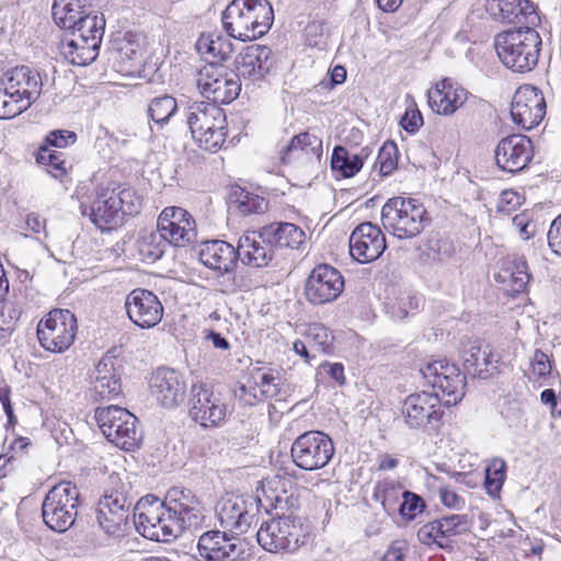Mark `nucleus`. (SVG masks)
<instances>
[{
	"label": "nucleus",
	"instance_id": "nucleus-28",
	"mask_svg": "<svg viewBox=\"0 0 561 561\" xmlns=\"http://www.w3.org/2000/svg\"><path fill=\"white\" fill-rule=\"evenodd\" d=\"M198 257L206 267L228 274L236 266L238 253L224 240H207L199 244Z\"/></svg>",
	"mask_w": 561,
	"mask_h": 561
},
{
	"label": "nucleus",
	"instance_id": "nucleus-8",
	"mask_svg": "<svg viewBox=\"0 0 561 561\" xmlns=\"http://www.w3.org/2000/svg\"><path fill=\"white\" fill-rule=\"evenodd\" d=\"M94 417L107 440L122 449L130 450L141 439L137 417L126 409L118 405L98 408Z\"/></svg>",
	"mask_w": 561,
	"mask_h": 561
},
{
	"label": "nucleus",
	"instance_id": "nucleus-25",
	"mask_svg": "<svg viewBox=\"0 0 561 561\" xmlns=\"http://www.w3.org/2000/svg\"><path fill=\"white\" fill-rule=\"evenodd\" d=\"M92 398L112 400L122 392L121 376L115 365V357L104 356L96 364L92 375Z\"/></svg>",
	"mask_w": 561,
	"mask_h": 561
},
{
	"label": "nucleus",
	"instance_id": "nucleus-57",
	"mask_svg": "<svg viewBox=\"0 0 561 561\" xmlns=\"http://www.w3.org/2000/svg\"><path fill=\"white\" fill-rule=\"evenodd\" d=\"M438 527L439 524L437 519L423 525L417 531L419 540L427 546L436 543L440 548L447 547V543L443 541L444 538L443 535H440V529H438Z\"/></svg>",
	"mask_w": 561,
	"mask_h": 561
},
{
	"label": "nucleus",
	"instance_id": "nucleus-60",
	"mask_svg": "<svg viewBox=\"0 0 561 561\" xmlns=\"http://www.w3.org/2000/svg\"><path fill=\"white\" fill-rule=\"evenodd\" d=\"M77 140V135L69 130H53L45 138V146L65 148Z\"/></svg>",
	"mask_w": 561,
	"mask_h": 561
},
{
	"label": "nucleus",
	"instance_id": "nucleus-42",
	"mask_svg": "<svg viewBox=\"0 0 561 561\" xmlns=\"http://www.w3.org/2000/svg\"><path fill=\"white\" fill-rule=\"evenodd\" d=\"M230 203L243 216L263 214L268 208V202L264 197L239 186L232 188Z\"/></svg>",
	"mask_w": 561,
	"mask_h": 561
},
{
	"label": "nucleus",
	"instance_id": "nucleus-18",
	"mask_svg": "<svg viewBox=\"0 0 561 561\" xmlns=\"http://www.w3.org/2000/svg\"><path fill=\"white\" fill-rule=\"evenodd\" d=\"M534 158V146L529 137L514 134L504 137L494 151L496 165L508 173L524 171Z\"/></svg>",
	"mask_w": 561,
	"mask_h": 561
},
{
	"label": "nucleus",
	"instance_id": "nucleus-36",
	"mask_svg": "<svg viewBox=\"0 0 561 561\" xmlns=\"http://www.w3.org/2000/svg\"><path fill=\"white\" fill-rule=\"evenodd\" d=\"M494 363H497V355L489 345H472L463 357V368L472 377L486 378L490 366Z\"/></svg>",
	"mask_w": 561,
	"mask_h": 561
},
{
	"label": "nucleus",
	"instance_id": "nucleus-53",
	"mask_svg": "<svg viewBox=\"0 0 561 561\" xmlns=\"http://www.w3.org/2000/svg\"><path fill=\"white\" fill-rule=\"evenodd\" d=\"M254 383L259 388V392L263 397V399L273 398L279 392V383L276 382V377L265 371L262 368H255L250 373L249 376Z\"/></svg>",
	"mask_w": 561,
	"mask_h": 561
},
{
	"label": "nucleus",
	"instance_id": "nucleus-56",
	"mask_svg": "<svg viewBox=\"0 0 561 561\" xmlns=\"http://www.w3.org/2000/svg\"><path fill=\"white\" fill-rule=\"evenodd\" d=\"M263 494L266 502V511L268 508L283 511L287 508L289 504L293 505L296 501V499H294L291 495H286L285 491L283 494L276 493V491L271 486V482H268L266 486L263 485Z\"/></svg>",
	"mask_w": 561,
	"mask_h": 561
},
{
	"label": "nucleus",
	"instance_id": "nucleus-48",
	"mask_svg": "<svg viewBox=\"0 0 561 561\" xmlns=\"http://www.w3.org/2000/svg\"><path fill=\"white\" fill-rule=\"evenodd\" d=\"M218 124L209 125L207 131H202L203 135L195 136V140L204 150L216 152L226 141L227 138V118L226 115L217 121Z\"/></svg>",
	"mask_w": 561,
	"mask_h": 561
},
{
	"label": "nucleus",
	"instance_id": "nucleus-37",
	"mask_svg": "<svg viewBox=\"0 0 561 561\" xmlns=\"http://www.w3.org/2000/svg\"><path fill=\"white\" fill-rule=\"evenodd\" d=\"M164 516L156 523V528L151 525H147L144 529L145 538L160 542H171L182 535L187 527L173 515L168 508H165Z\"/></svg>",
	"mask_w": 561,
	"mask_h": 561
},
{
	"label": "nucleus",
	"instance_id": "nucleus-14",
	"mask_svg": "<svg viewBox=\"0 0 561 561\" xmlns=\"http://www.w3.org/2000/svg\"><path fill=\"white\" fill-rule=\"evenodd\" d=\"M344 289L340 271L329 264H319L310 273L305 285V297L313 306L336 300Z\"/></svg>",
	"mask_w": 561,
	"mask_h": 561
},
{
	"label": "nucleus",
	"instance_id": "nucleus-6",
	"mask_svg": "<svg viewBox=\"0 0 561 561\" xmlns=\"http://www.w3.org/2000/svg\"><path fill=\"white\" fill-rule=\"evenodd\" d=\"M310 530L291 514L262 523L256 534L259 545L270 552H295L309 541Z\"/></svg>",
	"mask_w": 561,
	"mask_h": 561
},
{
	"label": "nucleus",
	"instance_id": "nucleus-64",
	"mask_svg": "<svg viewBox=\"0 0 561 561\" xmlns=\"http://www.w3.org/2000/svg\"><path fill=\"white\" fill-rule=\"evenodd\" d=\"M531 367L535 375L546 377L551 373V362L546 353L536 350L531 358Z\"/></svg>",
	"mask_w": 561,
	"mask_h": 561
},
{
	"label": "nucleus",
	"instance_id": "nucleus-3",
	"mask_svg": "<svg viewBox=\"0 0 561 561\" xmlns=\"http://www.w3.org/2000/svg\"><path fill=\"white\" fill-rule=\"evenodd\" d=\"M273 21V8L267 0H232L221 14L227 34L242 42L265 35Z\"/></svg>",
	"mask_w": 561,
	"mask_h": 561
},
{
	"label": "nucleus",
	"instance_id": "nucleus-19",
	"mask_svg": "<svg viewBox=\"0 0 561 561\" xmlns=\"http://www.w3.org/2000/svg\"><path fill=\"white\" fill-rule=\"evenodd\" d=\"M125 309L129 320L141 329H151L158 325L164 312L158 296L144 288H135L127 295Z\"/></svg>",
	"mask_w": 561,
	"mask_h": 561
},
{
	"label": "nucleus",
	"instance_id": "nucleus-29",
	"mask_svg": "<svg viewBox=\"0 0 561 561\" xmlns=\"http://www.w3.org/2000/svg\"><path fill=\"white\" fill-rule=\"evenodd\" d=\"M274 245L261 237V230L247 232L240 237L237 247L238 259L252 267H265L274 259Z\"/></svg>",
	"mask_w": 561,
	"mask_h": 561
},
{
	"label": "nucleus",
	"instance_id": "nucleus-12",
	"mask_svg": "<svg viewBox=\"0 0 561 561\" xmlns=\"http://www.w3.org/2000/svg\"><path fill=\"white\" fill-rule=\"evenodd\" d=\"M131 506L133 497L128 496L124 484L106 490L96 508L101 528L110 535L124 531L128 525Z\"/></svg>",
	"mask_w": 561,
	"mask_h": 561
},
{
	"label": "nucleus",
	"instance_id": "nucleus-58",
	"mask_svg": "<svg viewBox=\"0 0 561 561\" xmlns=\"http://www.w3.org/2000/svg\"><path fill=\"white\" fill-rule=\"evenodd\" d=\"M512 224L523 240H529L535 236L536 225L529 211L525 210L515 215L512 219Z\"/></svg>",
	"mask_w": 561,
	"mask_h": 561
},
{
	"label": "nucleus",
	"instance_id": "nucleus-59",
	"mask_svg": "<svg viewBox=\"0 0 561 561\" xmlns=\"http://www.w3.org/2000/svg\"><path fill=\"white\" fill-rule=\"evenodd\" d=\"M237 398L245 405H254L259 401H263V397L259 392V388L252 383L251 378L247 379L239 390L236 392Z\"/></svg>",
	"mask_w": 561,
	"mask_h": 561
},
{
	"label": "nucleus",
	"instance_id": "nucleus-13",
	"mask_svg": "<svg viewBox=\"0 0 561 561\" xmlns=\"http://www.w3.org/2000/svg\"><path fill=\"white\" fill-rule=\"evenodd\" d=\"M198 559L202 561H238L247 557V543L226 531L208 530L199 536Z\"/></svg>",
	"mask_w": 561,
	"mask_h": 561
},
{
	"label": "nucleus",
	"instance_id": "nucleus-22",
	"mask_svg": "<svg viewBox=\"0 0 561 561\" xmlns=\"http://www.w3.org/2000/svg\"><path fill=\"white\" fill-rule=\"evenodd\" d=\"M167 508L187 527V530H196L202 527L205 515L204 507L190 489L182 486L171 488L165 497Z\"/></svg>",
	"mask_w": 561,
	"mask_h": 561
},
{
	"label": "nucleus",
	"instance_id": "nucleus-21",
	"mask_svg": "<svg viewBox=\"0 0 561 561\" xmlns=\"http://www.w3.org/2000/svg\"><path fill=\"white\" fill-rule=\"evenodd\" d=\"M387 248L386 237L373 222H362L350 237V253L359 263H369L383 253Z\"/></svg>",
	"mask_w": 561,
	"mask_h": 561
},
{
	"label": "nucleus",
	"instance_id": "nucleus-38",
	"mask_svg": "<svg viewBox=\"0 0 561 561\" xmlns=\"http://www.w3.org/2000/svg\"><path fill=\"white\" fill-rule=\"evenodd\" d=\"M99 48L100 44L93 38L90 42L76 37L64 44L62 54L72 65L87 66L98 57Z\"/></svg>",
	"mask_w": 561,
	"mask_h": 561
},
{
	"label": "nucleus",
	"instance_id": "nucleus-50",
	"mask_svg": "<svg viewBox=\"0 0 561 561\" xmlns=\"http://www.w3.org/2000/svg\"><path fill=\"white\" fill-rule=\"evenodd\" d=\"M62 152L51 150L48 146L41 145L36 153V162L48 167L47 172L55 179H61L67 173Z\"/></svg>",
	"mask_w": 561,
	"mask_h": 561
},
{
	"label": "nucleus",
	"instance_id": "nucleus-11",
	"mask_svg": "<svg viewBox=\"0 0 561 561\" xmlns=\"http://www.w3.org/2000/svg\"><path fill=\"white\" fill-rule=\"evenodd\" d=\"M197 88L204 98L218 105L232 102L241 91V83L225 66L207 61L198 72Z\"/></svg>",
	"mask_w": 561,
	"mask_h": 561
},
{
	"label": "nucleus",
	"instance_id": "nucleus-23",
	"mask_svg": "<svg viewBox=\"0 0 561 561\" xmlns=\"http://www.w3.org/2000/svg\"><path fill=\"white\" fill-rule=\"evenodd\" d=\"M150 391L162 407L174 408L184 401L186 382L178 370L159 367L151 376Z\"/></svg>",
	"mask_w": 561,
	"mask_h": 561
},
{
	"label": "nucleus",
	"instance_id": "nucleus-1",
	"mask_svg": "<svg viewBox=\"0 0 561 561\" xmlns=\"http://www.w3.org/2000/svg\"><path fill=\"white\" fill-rule=\"evenodd\" d=\"M423 378L433 388L442 392L421 391L405 398L402 415L410 428H421L428 424L436 425L440 417V400L450 407L457 404L465 396L466 376L459 368L445 360H435L420 369Z\"/></svg>",
	"mask_w": 561,
	"mask_h": 561
},
{
	"label": "nucleus",
	"instance_id": "nucleus-52",
	"mask_svg": "<svg viewBox=\"0 0 561 561\" xmlns=\"http://www.w3.org/2000/svg\"><path fill=\"white\" fill-rule=\"evenodd\" d=\"M306 339L308 344L321 354H331L333 352V335L328 328L321 323L309 325Z\"/></svg>",
	"mask_w": 561,
	"mask_h": 561
},
{
	"label": "nucleus",
	"instance_id": "nucleus-2",
	"mask_svg": "<svg viewBox=\"0 0 561 561\" xmlns=\"http://www.w3.org/2000/svg\"><path fill=\"white\" fill-rule=\"evenodd\" d=\"M142 198L129 186L117 185L113 188L99 187L95 199L91 206L81 204L83 216L100 230H111L119 226L125 216H133L140 211Z\"/></svg>",
	"mask_w": 561,
	"mask_h": 561
},
{
	"label": "nucleus",
	"instance_id": "nucleus-33",
	"mask_svg": "<svg viewBox=\"0 0 561 561\" xmlns=\"http://www.w3.org/2000/svg\"><path fill=\"white\" fill-rule=\"evenodd\" d=\"M167 504L153 495L141 497L134 506L133 523L137 531L145 537L144 529L148 526L156 528V523L162 518Z\"/></svg>",
	"mask_w": 561,
	"mask_h": 561
},
{
	"label": "nucleus",
	"instance_id": "nucleus-44",
	"mask_svg": "<svg viewBox=\"0 0 561 561\" xmlns=\"http://www.w3.org/2000/svg\"><path fill=\"white\" fill-rule=\"evenodd\" d=\"M31 106V101H26L14 90H9V87L0 79V119L14 118Z\"/></svg>",
	"mask_w": 561,
	"mask_h": 561
},
{
	"label": "nucleus",
	"instance_id": "nucleus-20",
	"mask_svg": "<svg viewBox=\"0 0 561 561\" xmlns=\"http://www.w3.org/2000/svg\"><path fill=\"white\" fill-rule=\"evenodd\" d=\"M254 508V501L230 496L218 502L216 513L224 531H230L237 537L247 533L252 525L255 518Z\"/></svg>",
	"mask_w": 561,
	"mask_h": 561
},
{
	"label": "nucleus",
	"instance_id": "nucleus-15",
	"mask_svg": "<svg viewBox=\"0 0 561 561\" xmlns=\"http://www.w3.org/2000/svg\"><path fill=\"white\" fill-rule=\"evenodd\" d=\"M188 413L202 426L215 427L225 420L227 405L208 385L198 382L191 387Z\"/></svg>",
	"mask_w": 561,
	"mask_h": 561
},
{
	"label": "nucleus",
	"instance_id": "nucleus-45",
	"mask_svg": "<svg viewBox=\"0 0 561 561\" xmlns=\"http://www.w3.org/2000/svg\"><path fill=\"white\" fill-rule=\"evenodd\" d=\"M178 111L179 105L176 99L170 94H163L150 101L147 113L156 125L163 127L172 119Z\"/></svg>",
	"mask_w": 561,
	"mask_h": 561
},
{
	"label": "nucleus",
	"instance_id": "nucleus-5",
	"mask_svg": "<svg viewBox=\"0 0 561 561\" xmlns=\"http://www.w3.org/2000/svg\"><path fill=\"white\" fill-rule=\"evenodd\" d=\"M426 209L412 197L394 196L381 208V222L385 230L398 239L419 236L425 227Z\"/></svg>",
	"mask_w": 561,
	"mask_h": 561
},
{
	"label": "nucleus",
	"instance_id": "nucleus-39",
	"mask_svg": "<svg viewBox=\"0 0 561 561\" xmlns=\"http://www.w3.org/2000/svg\"><path fill=\"white\" fill-rule=\"evenodd\" d=\"M196 48L201 55L210 57L209 61L216 64L227 60L233 53L232 43L217 34L202 35L196 42Z\"/></svg>",
	"mask_w": 561,
	"mask_h": 561
},
{
	"label": "nucleus",
	"instance_id": "nucleus-46",
	"mask_svg": "<svg viewBox=\"0 0 561 561\" xmlns=\"http://www.w3.org/2000/svg\"><path fill=\"white\" fill-rule=\"evenodd\" d=\"M105 28V19L103 14L99 15L98 12L90 11L85 15H82L80 21L76 23L75 27H71L72 34L77 37L87 38L91 42L93 38L99 44L102 42Z\"/></svg>",
	"mask_w": 561,
	"mask_h": 561
},
{
	"label": "nucleus",
	"instance_id": "nucleus-26",
	"mask_svg": "<svg viewBox=\"0 0 561 561\" xmlns=\"http://www.w3.org/2000/svg\"><path fill=\"white\" fill-rule=\"evenodd\" d=\"M427 98L433 112L439 115H451L466 103L468 91L444 79L428 90Z\"/></svg>",
	"mask_w": 561,
	"mask_h": 561
},
{
	"label": "nucleus",
	"instance_id": "nucleus-27",
	"mask_svg": "<svg viewBox=\"0 0 561 561\" xmlns=\"http://www.w3.org/2000/svg\"><path fill=\"white\" fill-rule=\"evenodd\" d=\"M9 90H14L31 104L36 102L42 93L43 81L41 73L28 66H16L5 71L0 78Z\"/></svg>",
	"mask_w": 561,
	"mask_h": 561
},
{
	"label": "nucleus",
	"instance_id": "nucleus-30",
	"mask_svg": "<svg viewBox=\"0 0 561 561\" xmlns=\"http://www.w3.org/2000/svg\"><path fill=\"white\" fill-rule=\"evenodd\" d=\"M261 237L270 245L279 249L301 251L307 243V234L302 228L293 222H273L261 228Z\"/></svg>",
	"mask_w": 561,
	"mask_h": 561
},
{
	"label": "nucleus",
	"instance_id": "nucleus-41",
	"mask_svg": "<svg viewBox=\"0 0 561 561\" xmlns=\"http://www.w3.org/2000/svg\"><path fill=\"white\" fill-rule=\"evenodd\" d=\"M403 495L400 483L386 479L376 483L373 497L382 505L388 515H392L398 511Z\"/></svg>",
	"mask_w": 561,
	"mask_h": 561
},
{
	"label": "nucleus",
	"instance_id": "nucleus-62",
	"mask_svg": "<svg viewBox=\"0 0 561 561\" xmlns=\"http://www.w3.org/2000/svg\"><path fill=\"white\" fill-rule=\"evenodd\" d=\"M402 128L409 133H415L423 125V117L421 112L415 107V103L412 101L411 106L405 111L404 116L400 122Z\"/></svg>",
	"mask_w": 561,
	"mask_h": 561
},
{
	"label": "nucleus",
	"instance_id": "nucleus-17",
	"mask_svg": "<svg viewBox=\"0 0 561 561\" xmlns=\"http://www.w3.org/2000/svg\"><path fill=\"white\" fill-rule=\"evenodd\" d=\"M546 115V101L542 92L530 84L519 87L511 105L513 122L523 129L537 127Z\"/></svg>",
	"mask_w": 561,
	"mask_h": 561
},
{
	"label": "nucleus",
	"instance_id": "nucleus-63",
	"mask_svg": "<svg viewBox=\"0 0 561 561\" xmlns=\"http://www.w3.org/2000/svg\"><path fill=\"white\" fill-rule=\"evenodd\" d=\"M547 240L552 253L561 256V214L552 220L547 233Z\"/></svg>",
	"mask_w": 561,
	"mask_h": 561
},
{
	"label": "nucleus",
	"instance_id": "nucleus-55",
	"mask_svg": "<svg viewBox=\"0 0 561 561\" xmlns=\"http://www.w3.org/2000/svg\"><path fill=\"white\" fill-rule=\"evenodd\" d=\"M398 148L393 141H387L379 149L377 157V163L379 164V171L381 175L390 174L398 164Z\"/></svg>",
	"mask_w": 561,
	"mask_h": 561
},
{
	"label": "nucleus",
	"instance_id": "nucleus-9",
	"mask_svg": "<svg viewBox=\"0 0 561 561\" xmlns=\"http://www.w3.org/2000/svg\"><path fill=\"white\" fill-rule=\"evenodd\" d=\"M335 453L332 438L321 431H308L299 435L290 448L294 463L306 471L324 468Z\"/></svg>",
	"mask_w": 561,
	"mask_h": 561
},
{
	"label": "nucleus",
	"instance_id": "nucleus-4",
	"mask_svg": "<svg viewBox=\"0 0 561 561\" xmlns=\"http://www.w3.org/2000/svg\"><path fill=\"white\" fill-rule=\"evenodd\" d=\"M494 47L506 68L523 73L537 66L541 37L535 27L519 26L499 33Z\"/></svg>",
	"mask_w": 561,
	"mask_h": 561
},
{
	"label": "nucleus",
	"instance_id": "nucleus-7",
	"mask_svg": "<svg viewBox=\"0 0 561 561\" xmlns=\"http://www.w3.org/2000/svg\"><path fill=\"white\" fill-rule=\"evenodd\" d=\"M79 491L71 482H60L46 494L42 504L44 523L54 531L65 533L73 526L78 514Z\"/></svg>",
	"mask_w": 561,
	"mask_h": 561
},
{
	"label": "nucleus",
	"instance_id": "nucleus-35",
	"mask_svg": "<svg viewBox=\"0 0 561 561\" xmlns=\"http://www.w3.org/2000/svg\"><path fill=\"white\" fill-rule=\"evenodd\" d=\"M89 0H54L51 14L55 23L65 30H71L82 15L90 12L87 9Z\"/></svg>",
	"mask_w": 561,
	"mask_h": 561
},
{
	"label": "nucleus",
	"instance_id": "nucleus-61",
	"mask_svg": "<svg viewBox=\"0 0 561 561\" xmlns=\"http://www.w3.org/2000/svg\"><path fill=\"white\" fill-rule=\"evenodd\" d=\"M438 493L444 506L456 511L465 507V499L458 495L449 485L439 486Z\"/></svg>",
	"mask_w": 561,
	"mask_h": 561
},
{
	"label": "nucleus",
	"instance_id": "nucleus-54",
	"mask_svg": "<svg viewBox=\"0 0 561 561\" xmlns=\"http://www.w3.org/2000/svg\"><path fill=\"white\" fill-rule=\"evenodd\" d=\"M425 508V503L421 496L417 494L404 491V495L402 497V502L397 512L400 513L401 517L407 520L414 519L419 514H421Z\"/></svg>",
	"mask_w": 561,
	"mask_h": 561
},
{
	"label": "nucleus",
	"instance_id": "nucleus-32",
	"mask_svg": "<svg viewBox=\"0 0 561 561\" xmlns=\"http://www.w3.org/2000/svg\"><path fill=\"white\" fill-rule=\"evenodd\" d=\"M497 15L503 22L523 24L535 27L539 23V15L529 0H497Z\"/></svg>",
	"mask_w": 561,
	"mask_h": 561
},
{
	"label": "nucleus",
	"instance_id": "nucleus-16",
	"mask_svg": "<svg viewBox=\"0 0 561 561\" xmlns=\"http://www.w3.org/2000/svg\"><path fill=\"white\" fill-rule=\"evenodd\" d=\"M157 228L174 247H186L196 241L197 229L193 216L178 206L165 207L158 217Z\"/></svg>",
	"mask_w": 561,
	"mask_h": 561
},
{
	"label": "nucleus",
	"instance_id": "nucleus-49",
	"mask_svg": "<svg viewBox=\"0 0 561 561\" xmlns=\"http://www.w3.org/2000/svg\"><path fill=\"white\" fill-rule=\"evenodd\" d=\"M505 479L506 462L501 458L492 459L485 468L484 488L486 493L493 499L499 497Z\"/></svg>",
	"mask_w": 561,
	"mask_h": 561
},
{
	"label": "nucleus",
	"instance_id": "nucleus-24",
	"mask_svg": "<svg viewBox=\"0 0 561 561\" xmlns=\"http://www.w3.org/2000/svg\"><path fill=\"white\" fill-rule=\"evenodd\" d=\"M238 78L252 81L263 79L274 66L272 49L265 45H250L245 47L234 60Z\"/></svg>",
	"mask_w": 561,
	"mask_h": 561
},
{
	"label": "nucleus",
	"instance_id": "nucleus-34",
	"mask_svg": "<svg viewBox=\"0 0 561 561\" xmlns=\"http://www.w3.org/2000/svg\"><path fill=\"white\" fill-rule=\"evenodd\" d=\"M322 151V139L311 133L305 131L293 137L280 153L283 162H289L291 158H299L300 154L319 161Z\"/></svg>",
	"mask_w": 561,
	"mask_h": 561
},
{
	"label": "nucleus",
	"instance_id": "nucleus-31",
	"mask_svg": "<svg viewBox=\"0 0 561 561\" xmlns=\"http://www.w3.org/2000/svg\"><path fill=\"white\" fill-rule=\"evenodd\" d=\"M185 122L190 128L192 137L203 135L202 131H207L209 125L218 124L222 116L224 110L214 103L209 102H193L185 107Z\"/></svg>",
	"mask_w": 561,
	"mask_h": 561
},
{
	"label": "nucleus",
	"instance_id": "nucleus-47",
	"mask_svg": "<svg viewBox=\"0 0 561 561\" xmlns=\"http://www.w3.org/2000/svg\"><path fill=\"white\" fill-rule=\"evenodd\" d=\"M168 241L157 228V231H145L139 241L138 250L144 259L156 261L160 259L164 251Z\"/></svg>",
	"mask_w": 561,
	"mask_h": 561
},
{
	"label": "nucleus",
	"instance_id": "nucleus-51",
	"mask_svg": "<svg viewBox=\"0 0 561 561\" xmlns=\"http://www.w3.org/2000/svg\"><path fill=\"white\" fill-rule=\"evenodd\" d=\"M437 520L439 524L438 529H440V535H443L444 539L465 535L470 531L472 526L470 518L465 514H451L443 516Z\"/></svg>",
	"mask_w": 561,
	"mask_h": 561
},
{
	"label": "nucleus",
	"instance_id": "nucleus-10",
	"mask_svg": "<svg viewBox=\"0 0 561 561\" xmlns=\"http://www.w3.org/2000/svg\"><path fill=\"white\" fill-rule=\"evenodd\" d=\"M77 318L68 309H54L37 324V339L42 347L53 353H64L75 342Z\"/></svg>",
	"mask_w": 561,
	"mask_h": 561
},
{
	"label": "nucleus",
	"instance_id": "nucleus-43",
	"mask_svg": "<svg viewBox=\"0 0 561 561\" xmlns=\"http://www.w3.org/2000/svg\"><path fill=\"white\" fill-rule=\"evenodd\" d=\"M363 168V156L351 153L345 147L336 146L331 157V169L337 176L352 178Z\"/></svg>",
	"mask_w": 561,
	"mask_h": 561
},
{
	"label": "nucleus",
	"instance_id": "nucleus-40",
	"mask_svg": "<svg viewBox=\"0 0 561 561\" xmlns=\"http://www.w3.org/2000/svg\"><path fill=\"white\" fill-rule=\"evenodd\" d=\"M497 279L506 284L511 291H523L530 279L526 260L518 257L506 262V266L499 273Z\"/></svg>",
	"mask_w": 561,
	"mask_h": 561
}]
</instances>
